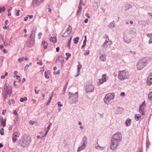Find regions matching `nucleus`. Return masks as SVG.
Here are the masks:
<instances>
[{
	"instance_id": "55",
	"label": "nucleus",
	"mask_w": 152,
	"mask_h": 152,
	"mask_svg": "<svg viewBox=\"0 0 152 152\" xmlns=\"http://www.w3.org/2000/svg\"><path fill=\"white\" fill-rule=\"evenodd\" d=\"M13 128V126L12 125H11L10 126V127L8 128V129L9 130H12V129Z\"/></svg>"
},
{
	"instance_id": "24",
	"label": "nucleus",
	"mask_w": 152,
	"mask_h": 152,
	"mask_svg": "<svg viewBox=\"0 0 152 152\" xmlns=\"http://www.w3.org/2000/svg\"><path fill=\"white\" fill-rule=\"evenodd\" d=\"M131 123V120L129 118L127 119L125 123V124L126 126H129Z\"/></svg>"
},
{
	"instance_id": "25",
	"label": "nucleus",
	"mask_w": 152,
	"mask_h": 152,
	"mask_svg": "<svg viewBox=\"0 0 152 152\" xmlns=\"http://www.w3.org/2000/svg\"><path fill=\"white\" fill-rule=\"evenodd\" d=\"M133 37H135L136 35V32L135 30H133L131 32L129 33Z\"/></svg>"
},
{
	"instance_id": "49",
	"label": "nucleus",
	"mask_w": 152,
	"mask_h": 152,
	"mask_svg": "<svg viewBox=\"0 0 152 152\" xmlns=\"http://www.w3.org/2000/svg\"><path fill=\"white\" fill-rule=\"evenodd\" d=\"M53 73L55 75H59L60 74V72H59V71H58L57 72H54Z\"/></svg>"
},
{
	"instance_id": "62",
	"label": "nucleus",
	"mask_w": 152,
	"mask_h": 152,
	"mask_svg": "<svg viewBox=\"0 0 152 152\" xmlns=\"http://www.w3.org/2000/svg\"><path fill=\"white\" fill-rule=\"evenodd\" d=\"M107 44H108V45H110L112 44V42L109 40V41H108V42Z\"/></svg>"
},
{
	"instance_id": "1",
	"label": "nucleus",
	"mask_w": 152,
	"mask_h": 152,
	"mask_svg": "<svg viewBox=\"0 0 152 152\" xmlns=\"http://www.w3.org/2000/svg\"><path fill=\"white\" fill-rule=\"evenodd\" d=\"M122 139V136L119 132L113 135L111 137L110 149L113 151L116 150L120 144Z\"/></svg>"
},
{
	"instance_id": "33",
	"label": "nucleus",
	"mask_w": 152,
	"mask_h": 152,
	"mask_svg": "<svg viewBox=\"0 0 152 152\" xmlns=\"http://www.w3.org/2000/svg\"><path fill=\"white\" fill-rule=\"evenodd\" d=\"M79 39V38L78 37H77L76 38H74L73 39V40L74 41V43L75 44H77L78 43Z\"/></svg>"
},
{
	"instance_id": "51",
	"label": "nucleus",
	"mask_w": 152,
	"mask_h": 152,
	"mask_svg": "<svg viewBox=\"0 0 152 152\" xmlns=\"http://www.w3.org/2000/svg\"><path fill=\"white\" fill-rule=\"evenodd\" d=\"M37 64H39L40 65H42V64H43L42 63V60H40L39 62H37Z\"/></svg>"
},
{
	"instance_id": "19",
	"label": "nucleus",
	"mask_w": 152,
	"mask_h": 152,
	"mask_svg": "<svg viewBox=\"0 0 152 152\" xmlns=\"http://www.w3.org/2000/svg\"><path fill=\"white\" fill-rule=\"evenodd\" d=\"M147 36L150 38L149 40L148 44H152V33L151 34H147Z\"/></svg>"
},
{
	"instance_id": "20",
	"label": "nucleus",
	"mask_w": 152,
	"mask_h": 152,
	"mask_svg": "<svg viewBox=\"0 0 152 152\" xmlns=\"http://www.w3.org/2000/svg\"><path fill=\"white\" fill-rule=\"evenodd\" d=\"M50 42H52L53 43H55L57 41V38L55 36L53 37H52L50 38Z\"/></svg>"
},
{
	"instance_id": "28",
	"label": "nucleus",
	"mask_w": 152,
	"mask_h": 152,
	"mask_svg": "<svg viewBox=\"0 0 152 152\" xmlns=\"http://www.w3.org/2000/svg\"><path fill=\"white\" fill-rule=\"evenodd\" d=\"M148 99L150 100H152V91L150 92L148 94Z\"/></svg>"
},
{
	"instance_id": "48",
	"label": "nucleus",
	"mask_w": 152,
	"mask_h": 152,
	"mask_svg": "<svg viewBox=\"0 0 152 152\" xmlns=\"http://www.w3.org/2000/svg\"><path fill=\"white\" fill-rule=\"evenodd\" d=\"M42 35V33L41 32H39V33H38V38L39 39H40L41 38V35Z\"/></svg>"
},
{
	"instance_id": "8",
	"label": "nucleus",
	"mask_w": 152,
	"mask_h": 152,
	"mask_svg": "<svg viewBox=\"0 0 152 152\" xmlns=\"http://www.w3.org/2000/svg\"><path fill=\"white\" fill-rule=\"evenodd\" d=\"M34 34L33 33H31L30 37H29V39L27 41L26 44V45L28 48H30L33 46L34 42Z\"/></svg>"
},
{
	"instance_id": "17",
	"label": "nucleus",
	"mask_w": 152,
	"mask_h": 152,
	"mask_svg": "<svg viewBox=\"0 0 152 152\" xmlns=\"http://www.w3.org/2000/svg\"><path fill=\"white\" fill-rule=\"evenodd\" d=\"M83 5L82 4H79V7H78L77 11V14L78 15H80L82 11V7Z\"/></svg>"
},
{
	"instance_id": "36",
	"label": "nucleus",
	"mask_w": 152,
	"mask_h": 152,
	"mask_svg": "<svg viewBox=\"0 0 152 152\" xmlns=\"http://www.w3.org/2000/svg\"><path fill=\"white\" fill-rule=\"evenodd\" d=\"M105 148V146L101 147L99 145L98 148H97V150H98L99 151L103 150Z\"/></svg>"
},
{
	"instance_id": "14",
	"label": "nucleus",
	"mask_w": 152,
	"mask_h": 152,
	"mask_svg": "<svg viewBox=\"0 0 152 152\" xmlns=\"http://www.w3.org/2000/svg\"><path fill=\"white\" fill-rule=\"evenodd\" d=\"M147 83L148 86H150L152 84V72L150 74L147 78Z\"/></svg>"
},
{
	"instance_id": "22",
	"label": "nucleus",
	"mask_w": 152,
	"mask_h": 152,
	"mask_svg": "<svg viewBox=\"0 0 152 152\" xmlns=\"http://www.w3.org/2000/svg\"><path fill=\"white\" fill-rule=\"evenodd\" d=\"M82 67V65L80 64H79L77 66V74L76 75H75V77H77L78 76H79L80 74V69Z\"/></svg>"
},
{
	"instance_id": "29",
	"label": "nucleus",
	"mask_w": 152,
	"mask_h": 152,
	"mask_svg": "<svg viewBox=\"0 0 152 152\" xmlns=\"http://www.w3.org/2000/svg\"><path fill=\"white\" fill-rule=\"evenodd\" d=\"M141 117V115L139 114H136L135 116V118L136 121H138L139 120V118Z\"/></svg>"
},
{
	"instance_id": "11",
	"label": "nucleus",
	"mask_w": 152,
	"mask_h": 152,
	"mask_svg": "<svg viewBox=\"0 0 152 152\" xmlns=\"http://www.w3.org/2000/svg\"><path fill=\"white\" fill-rule=\"evenodd\" d=\"M124 39L125 42L127 43H129L131 42V39L129 37L127 32H124Z\"/></svg>"
},
{
	"instance_id": "52",
	"label": "nucleus",
	"mask_w": 152,
	"mask_h": 152,
	"mask_svg": "<svg viewBox=\"0 0 152 152\" xmlns=\"http://www.w3.org/2000/svg\"><path fill=\"white\" fill-rule=\"evenodd\" d=\"M34 123H35V122L34 121H33L32 120H30L29 121V123H30V124H32V125L34 124Z\"/></svg>"
},
{
	"instance_id": "26",
	"label": "nucleus",
	"mask_w": 152,
	"mask_h": 152,
	"mask_svg": "<svg viewBox=\"0 0 152 152\" xmlns=\"http://www.w3.org/2000/svg\"><path fill=\"white\" fill-rule=\"evenodd\" d=\"M11 94H8L4 93V99L5 100L8 97L10 96Z\"/></svg>"
},
{
	"instance_id": "56",
	"label": "nucleus",
	"mask_w": 152,
	"mask_h": 152,
	"mask_svg": "<svg viewBox=\"0 0 152 152\" xmlns=\"http://www.w3.org/2000/svg\"><path fill=\"white\" fill-rule=\"evenodd\" d=\"M16 119L15 121V124L17 123V122L18 121V117H16Z\"/></svg>"
},
{
	"instance_id": "43",
	"label": "nucleus",
	"mask_w": 152,
	"mask_h": 152,
	"mask_svg": "<svg viewBox=\"0 0 152 152\" xmlns=\"http://www.w3.org/2000/svg\"><path fill=\"white\" fill-rule=\"evenodd\" d=\"M29 66V64L26 65L25 66L24 70H25L27 69L28 68Z\"/></svg>"
},
{
	"instance_id": "34",
	"label": "nucleus",
	"mask_w": 152,
	"mask_h": 152,
	"mask_svg": "<svg viewBox=\"0 0 152 152\" xmlns=\"http://www.w3.org/2000/svg\"><path fill=\"white\" fill-rule=\"evenodd\" d=\"M72 31V28L71 26H69V27L67 28L66 29V31H67L68 33H70Z\"/></svg>"
},
{
	"instance_id": "35",
	"label": "nucleus",
	"mask_w": 152,
	"mask_h": 152,
	"mask_svg": "<svg viewBox=\"0 0 152 152\" xmlns=\"http://www.w3.org/2000/svg\"><path fill=\"white\" fill-rule=\"evenodd\" d=\"M5 10V7L4 6L3 7H0V13L3 12Z\"/></svg>"
},
{
	"instance_id": "3",
	"label": "nucleus",
	"mask_w": 152,
	"mask_h": 152,
	"mask_svg": "<svg viewBox=\"0 0 152 152\" xmlns=\"http://www.w3.org/2000/svg\"><path fill=\"white\" fill-rule=\"evenodd\" d=\"M115 97V94L114 93L106 94L103 99L104 102L108 105L113 102Z\"/></svg>"
},
{
	"instance_id": "37",
	"label": "nucleus",
	"mask_w": 152,
	"mask_h": 152,
	"mask_svg": "<svg viewBox=\"0 0 152 152\" xmlns=\"http://www.w3.org/2000/svg\"><path fill=\"white\" fill-rule=\"evenodd\" d=\"M59 58H62V60L61 59V60L59 61L61 63H62L64 61V59L63 56H59Z\"/></svg>"
},
{
	"instance_id": "32",
	"label": "nucleus",
	"mask_w": 152,
	"mask_h": 152,
	"mask_svg": "<svg viewBox=\"0 0 152 152\" xmlns=\"http://www.w3.org/2000/svg\"><path fill=\"white\" fill-rule=\"evenodd\" d=\"M70 33H68L67 31H66L63 34L62 37H66L69 36Z\"/></svg>"
},
{
	"instance_id": "61",
	"label": "nucleus",
	"mask_w": 152,
	"mask_h": 152,
	"mask_svg": "<svg viewBox=\"0 0 152 152\" xmlns=\"http://www.w3.org/2000/svg\"><path fill=\"white\" fill-rule=\"evenodd\" d=\"M50 100H49L48 101V102L47 103V105H48L51 102Z\"/></svg>"
},
{
	"instance_id": "45",
	"label": "nucleus",
	"mask_w": 152,
	"mask_h": 152,
	"mask_svg": "<svg viewBox=\"0 0 152 152\" xmlns=\"http://www.w3.org/2000/svg\"><path fill=\"white\" fill-rule=\"evenodd\" d=\"M58 106L60 107H61L63 106V105L61 104L60 102H58Z\"/></svg>"
},
{
	"instance_id": "57",
	"label": "nucleus",
	"mask_w": 152,
	"mask_h": 152,
	"mask_svg": "<svg viewBox=\"0 0 152 152\" xmlns=\"http://www.w3.org/2000/svg\"><path fill=\"white\" fill-rule=\"evenodd\" d=\"M85 15L88 17V18H90V16L89 15V14L88 13H86L85 14Z\"/></svg>"
},
{
	"instance_id": "47",
	"label": "nucleus",
	"mask_w": 152,
	"mask_h": 152,
	"mask_svg": "<svg viewBox=\"0 0 152 152\" xmlns=\"http://www.w3.org/2000/svg\"><path fill=\"white\" fill-rule=\"evenodd\" d=\"M66 55L67 56V57L69 58L71 56V54L69 53H66Z\"/></svg>"
},
{
	"instance_id": "2",
	"label": "nucleus",
	"mask_w": 152,
	"mask_h": 152,
	"mask_svg": "<svg viewBox=\"0 0 152 152\" xmlns=\"http://www.w3.org/2000/svg\"><path fill=\"white\" fill-rule=\"evenodd\" d=\"M151 60V58L150 57H146L142 58L137 62L136 64L137 69L138 70L142 69Z\"/></svg>"
},
{
	"instance_id": "15",
	"label": "nucleus",
	"mask_w": 152,
	"mask_h": 152,
	"mask_svg": "<svg viewBox=\"0 0 152 152\" xmlns=\"http://www.w3.org/2000/svg\"><path fill=\"white\" fill-rule=\"evenodd\" d=\"M99 81L98 82V83H99V85L103 83L104 82H105L107 81V77L106 74H104L102 76L101 79H99Z\"/></svg>"
},
{
	"instance_id": "31",
	"label": "nucleus",
	"mask_w": 152,
	"mask_h": 152,
	"mask_svg": "<svg viewBox=\"0 0 152 152\" xmlns=\"http://www.w3.org/2000/svg\"><path fill=\"white\" fill-rule=\"evenodd\" d=\"M27 100V98L26 97H24V98L22 97L20 99V101L23 102L24 101H26Z\"/></svg>"
},
{
	"instance_id": "41",
	"label": "nucleus",
	"mask_w": 152,
	"mask_h": 152,
	"mask_svg": "<svg viewBox=\"0 0 152 152\" xmlns=\"http://www.w3.org/2000/svg\"><path fill=\"white\" fill-rule=\"evenodd\" d=\"M51 123H50V124L48 126V127L46 128H47V130L49 131V130L51 127Z\"/></svg>"
},
{
	"instance_id": "44",
	"label": "nucleus",
	"mask_w": 152,
	"mask_h": 152,
	"mask_svg": "<svg viewBox=\"0 0 152 152\" xmlns=\"http://www.w3.org/2000/svg\"><path fill=\"white\" fill-rule=\"evenodd\" d=\"M20 10H18L17 11V12H16V15L17 16H18L20 15Z\"/></svg>"
},
{
	"instance_id": "58",
	"label": "nucleus",
	"mask_w": 152,
	"mask_h": 152,
	"mask_svg": "<svg viewBox=\"0 0 152 152\" xmlns=\"http://www.w3.org/2000/svg\"><path fill=\"white\" fill-rule=\"evenodd\" d=\"M49 132V131H48L47 130V131L45 132V134L43 136V137H45L47 134L48 133V132Z\"/></svg>"
},
{
	"instance_id": "5",
	"label": "nucleus",
	"mask_w": 152,
	"mask_h": 152,
	"mask_svg": "<svg viewBox=\"0 0 152 152\" xmlns=\"http://www.w3.org/2000/svg\"><path fill=\"white\" fill-rule=\"evenodd\" d=\"M30 138L28 137H22L19 140L18 144L20 146L25 147L28 145L30 142Z\"/></svg>"
},
{
	"instance_id": "21",
	"label": "nucleus",
	"mask_w": 152,
	"mask_h": 152,
	"mask_svg": "<svg viewBox=\"0 0 152 152\" xmlns=\"http://www.w3.org/2000/svg\"><path fill=\"white\" fill-rule=\"evenodd\" d=\"M100 59L102 61H105L106 60V56L104 54H101L100 56Z\"/></svg>"
},
{
	"instance_id": "10",
	"label": "nucleus",
	"mask_w": 152,
	"mask_h": 152,
	"mask_svg": "<svg viewBox=\"0 0 152 152\" xmlns=\"http://www.w3.org/2000/svg\"><path fill=\"white\" fill-rule=\"evenodd\" d=\"M146 104L145 101H144L142 104L140 105L139 109V112L142 115H144L145 112V107Z\"/></svg>"
},
{
	"instance_id": "53",
	"label": "nucleus",
	"mask_w": 152,
	"mask_h": 152,
	"mask_svg": "<svg viewBox=\"0 0 152 152\" xmlns=\"http://www.w3.org/2000/svg\"><path fill=\"white\" fill-rule=\"evenodd\" d=\"M83 1V0H80V4H82L83 6H85V4H84L82 2Z\"/></svg>"
},
{
	"instance_id": "39",
	"label": "nucleus",
	"mask_w": 152,
	"mask_h": 152,
	"mask_svg": "<svg viewBox=\"0 0 152 152\" xmlns=\"http://www.w3.org/2000/svg\"><path fill=\"white\" fill-rule=\"evenodd\" d=\"M129 53L131 55H134L136 54V52L134 50H131L129 51Z\"/></svg>"
},
{
	"instance_id": "42",
	"label": "nucleus",
	"mask_w": 152,
	"mask_h": 152,
	"mask_svg": "<svg viewBox=\"0 0 152 152\" xmlns=\"http://www.w3.org/2000/svg\"><path fill=\"white\" fill-rule=\"evenodd\" d=\"M99 145L98 144V142H97L95 145V148L96 149H97V148H98L99 146Z\"/></svg>"
},
{
	"instance_id": "9",
	"label": "nucleus",
	"mask_w": 152,
	"mask_h": 152,
	"mask_svg": "<svg viewBox=\"0 0 152 152\" xmlns=\"http://www.w3.org/2000/svg\"><path fill=\"white\" fill-rule=\"evenodd\" d=\"M86 89L87 93H91L93 91L94 87L91 83H88L86 84Z\"/></svg>"
},
{
	"instance_id": "30",
	"label": "nucleus",
	"mask_w": 152,
	"mask_h": 152,
	"mask_svg": "<svg viewBox=\"0 0 152 152\" xmlns=\"http://www.w3.org/2000/svg\"><path fill=\"white\" fill-rule=\"evenodd\" d=\"M50 73L49 71H45V75L46 78L48 79L49 78V76L48 75V74Z\"/></svg>"
},
{
	"instance_id": "40",
	"label": "nucleus",
	"mask_w": 152,
	"mask_h": 152,
	"mask_svg": "<svg viewBox=\"0 0 152 152\" xmlns=\"http://www.w3.org/2000/svg\"><path fill=\"white\" fill-rule=\"evenodd\" d=\"M4 129L3 128H1L0 130V133L2 135H3L4 134Z\"/></svg>"
},
{
	"instance_id": "6",
	"label": "nucleus",
	"mask_w": 152,
	"mask_h": 152,
	"mask_svg": "<svg viewBox=\"0 0 152 152\" xmlns=\"http://www.w3.org/2000/svg\"><path fill=\"white\" fill-rule=\"evenodd\" d=\"M77 92L75 93L71 92H69V102L71 104H76L78 100V96Z\"/></svg>"
},
{
	"instance_id": "60",
	"label": "nucleus",
	"mask_w": 152,
	"mask_h": 152,
	"mask_svg": "<svg viewBox=\"0 0 152 152\" xmlns=\"http://www.w3.org/2000/svg\"><path fill=\"white\" fill-rule=\"evenodd\" d=\"M28 18V17L27 16H26V17H25V18H24V19H23V20H24V21H26L27 20Z\"/></svg>"
},
{
	"instance_id": "50",
	"label": "nucleus",
	"mask_w": 152,
	"mask_h": 152,
	"mask_svg": "<svg viewBox=\"0 0 152 152\" xmlns=\"http://www.w3.org/2000/svg\"><path fill=\"white\" fill-rule=\"evenodd\" d=\"M120 96H125V94L124 92H122L120 94Z\"/></svg>"
},
{
	"instance_id": "13",
	"label": "nucleus",
	"mask_w": 152,
	"mask_h": 152,
	"mask_svg": "<svg viewBox=\"0 0 152 152\" xmlns=\"http://www.w3.org/2000/svg\"><path fill=\"white\" fill-rule=\"evenodd\" d=\"M43 0H33V6L34 7L38 6L43 1Z\"/></svg>"
},
{
	"instance_id": "64",
	"label": "nucleus",
	"mask_w": 152,
	"mask_h": 152,
	"mask_svg": "<svg viewBox=\"0 0 152 152\" xmlns=\"http://www.w3.org/2000/svg\"><path fill=\"white\" fill-rule=\"evenodd\" d=\"M88 19L87 18H86L84 20V22L85 23H86L88 22Z\"/></svg>"
},
{
	"instance_id": "18",
	"label": "nucleus",
	"mask_w": 152,
	"mask_h": 152,
	"mask_svg": "<svg viewBox=\"0 0 152 152\" xmlns=\"http://www.w3.org/2000/svg\"><path fill=\"white\" fill-rule=\"evenodd\" d=\"M106 39L103 43V45H102V46L103 47H104L105 46H106L107 44L108 43V41H109V38L108 37V36L107 35H106Z\"/></svg>"
},
{
	"instance_id": "23",
	"label": "nucleus",
	"mask_w": 152,
	"mask_h": 152,
	"mask_svg": "<svg viewBox=\"0 0 152 152\" xmlns=\"http://www.w3.org/2000/svg\"><path fill=\"white\" fill-rule=\"evenodd\" d=\"M108 26L110 28L113 29V28L115 27V23H114V21H113L110 23L108 25Z\"/></svg>"
},
{
	"instance_id": "46",
	"label": "nucleus",
	"mask_w": 152,
	"mask_h": 152,
	"mask_svg": "<svg viewBox=\"0 0 152 152\" xmlns=\"http://www.w3.org/2000/svg\"><path fill=\"white\" fill-rule=\"evenodd\" d=\"M10 41H9V40H7V43H6V42H4V43L5 44H6L7 45H10Z\"/></svg>"
},
{
	"instance_id": "63",
	"label": "nucleus",
	"mask_w": 152,
	"mask_h": 152,
	"mask_svg": "<svg viewBox=\"0 0 152 152\" xmlns=\"http://www.w3.org/2000/svg\"><path fill=\"white\" fill-rule=\"evenodd\" d=\"M32 101L33 102V103L34 104L36 103V100L35 99H32Z\"/></svg>"
},
{
	"instance_id": "16",
	"label": "nucleus",
	"mask_w": 152,
	"mask_h": 152,
	"mask_svg": "<svg viewBox=\"0 0 152 152\" xmlns=\"http://www.w3.org/2000/svg\"><path fill=\"white\" fill-rule=\"evenodd\" d=\"M19 137V135H18V133L17 132H15L12 135V139L14 142H15L17 139L16 137Z\"/></svg>"
},
{
	"instance_id": "54",
	"label": "nucleus",
	"mask_w": 152,
	"mask_h": 152,
	"mask_svg": "<svg viewBox=\"0 0 152 152\" xmlns=\"http://www.w3.org/2000/svg\"><path fill=\"white\" fill-rule=\"evenodd\" d=\"M89 54V51L88 50H87L86 51V53H84V54L85 55H88Z\"/></svg>"
},
{
	"instance_id": "27",
	"label": "nucleus",
	"mask_w": 152,
	"mask_h": 152,
	"mask_svg": "<svg viewBox=\"0 0 152 152\" xmlns=\"http://www.w3.org/2000/svg\"><path fill=\"white\" fill-rule=\"evenodd\" d=\"M1 122L3 126L4 127L6 125V119H5L3 120V119H1Z\"/></svg>"
},
{
	"instance_id": "7",
	"label": "nucleus",
	"mask_w": 152,
	"mask_h": 152,
	"mask_svg": "<svg viewBox=\"0 0 152 152\" xmlns=\"http://www.w3.org/2000/svg\"><path fill=\"white\" fill-rule=\"evenodd\" d=\"M87 142V138L86 136H84L82 139L80 146L78 148L77 151L79 152L85 149L86 148V144Z\"/></svg>"
},
{
	"instance_id": "59",
	"label": "nucleus",
	"mask_w": 152,
	"mask_h": 152,
	"mask_svg": "<svg viewBox=\"0 0 152 152\" xmlns=\"http://www.w3.org/2000/svg\"><path fill=\"white\" fill-rule=\"evenodd\" d=\"M6 111H6V110H3V111L2 113V114L3 115H4L5 114V113H6Z\"/></svg>"
},
{
	"instance_id": "38",
	"label": "nucleus",
	"mask_w": 152,
	"mask_h": 152,
	"mask_svg": "<svg viewBox=\"0 0 152 152\" xmlns=\"http://www.w3.org/2000/svg\"><path fill=\"white\" fill-rule=\"evenodd\" d=\"M24 59V57L20 58L18 59V62L19 63H21L23 61Z\"/></svg>"
},
{
	"instance_id": "12",
	"label": "nucleus",
	"mask_w": 152,
	"mask_h": 152,
	"mask_svg": "<svg viewBox=\"0 0 152 152\" xmlns=\"http://www.w3.org/2000/svg\"><path fill=\"white\" fill-rule=\"evenodd\" d=\"M4 93L11 94L12 93V88L10 86H8L5 84L4 88Z\"/></svg>"
},
{
	"instance_id": "4",
	"label": "nucleus",
	"mask_w": 152,
	"mask_h": 152,
	"mask_svg": "<svg viewBox=\"0 0 152 152\" xmlns=\"http://www.w3.org/2000/svg\"><path fill=\"white\" fill-rule=\"evenodd\" d=\"M118 73V78L121 81L129 78V72L126 70L119 71Z\"/></svg>"
}]
</instances>
